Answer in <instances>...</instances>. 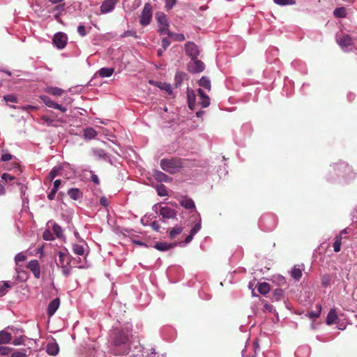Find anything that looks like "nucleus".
<instances>
[{"label": "nucleus", "mask_w": 357, "mask_h": 357, "mask_svg": "<svg viewBox=\"0 0 357 357\" xmlns=\"http://www.w3.org/2000/svg\"><path fill=\"white\" fill-rule=\"evenodd\" d=\"M132 326L129 325L123 328H115L113 331L112 343L116 348H120L119 355L127 354L128 351V343L132 339Z\"/></svg>", "instance_id": "nucleus-1"}, {"label": "nucleus", "mask_w": 357, "mask_h": 357, "mask_svg": "<svg viewBox=\"0 0 357 357\" xmlns=\"http://www.w3.org/2000/svg\"><path fill=\"white\" fill-rule=\"evenodd\" d=\"M57 255H59V261L56 262L57 267L61 268L63 276H69L71 274V267L70 266L72 261L71 255L67 253V250L66 252L61 250Z\"/></svg>", "instance_id": "nucleus-2"}, {"label": "nucleus", "mask_w": 357, "mask_h": 357, "mask_svg": "<svg viewBox=\"0 0 357 357\" xmlns=\"http://www.w3.org/2000/svg\"><path fill=\"white\" fill-rule=\"evenodd\" d=\"M160 167L163 171L174 174L182 168V160L179 158H163L160 160Z\"/></svg>", "instance_id": "nucleus-3"}, {"label": "nucleus", "mask_w": 357, "mask_h": 357, "mask_svg": "<svg viewBox=\"0 0 357 357\" xmlns=\"http://www.w3.org/2000/svg\"><path fill=\"white\" fill-rule=\"evenodd\" d=\"M152 19V6L151 4L146 3L144 4L141 15H139V24L146 26L150 24Z\"/></svg>", "instance_id": "nucleus-4"}, {"label": "nucleus", "mask_w": 357, "mask_h": 357, "mask_svg": "<svg viewBox=\"0 0 357 357\" xmlns=\"http://www.w3.org/2000/svg\"><path fill=\"white\" fill-rule=\"evenodd\" d=\"M205 69V64L197 58H191V61L188 63V71L192 73H198L203 72Z\"/></svg>", "instance_id": "nucleus-5"}, {"label": "nucleus", "mask_w": 357, "mask_h": 357, "mask_svg": "<svg viewBox=\"0 0 357 357\" xmlns=\"http://www.w3.org/2000/svg\"><path fill=\"white\" fill-rule=\"evenodd\" d=\"M156 20L159 24L158 33L160 35H164L166 31L169 30V22H167L166 15L163 13L156 14Z\"/></svg>", "instance_id": "nucleus-6"}, {"label": "nucleus", "mask_w": 357, "mask_h": 357, "mask_svg": "<svg viewBox=\"0 0 357 357\" xmlns=\"http://www.w3.org/2000/svg\"><path fill=\"white\" fill-rule=\"evenodd\" d=\"M52 43L58 49H63L67 44V36L63 32H59L54 34L52 38Z\"/></svg>", "instance_id": "nucleus-7"}, {"label": "nucleus", "mask_w": 357, "mask_h": 357, "mask_svg": "<svg viewBox=\"0 0 357 357\" xmlns=\"http://www.w3.org/2000/svg\"><path fill=\"white\" fill-rule=\"evenodd\" d=\"M185 51L186 55L190 57V59H195L199 55L198 47L192 42H186Z\"/></svg>", "instance_id": "nucleus-8"}, {"label": "nucleus", "mask_w": 357, "mask_h": 357, "mask_svg": "<svg viewBox=\"0 0 357 357\" xmlns=\"http://www.w3.org/2000/svg\"><path fill=\"white\" fill-rule=\"evenodd\" d=\"M118 3V0H105L100 6V13L107 14L112 12L115 6Z\"/></svg>", "instance_id": "nucleus-9"}, {"label": "nucleus", "mask_w": 357, "mask_h": 357, "mask_svg": "<svg viewBox=\"0 0 357 357\" xmlns=\"http://www.w3.org/2000/svg\"><path fill=\"white\" fill-rule=\"evenodd\" d=\"M159 215L163 219H174L176 217V211L174 209L164 206L160 207V209H159Z\"/></svg>", "instance_id": "nucleus-10"}, {"label": "nucleus", "mask_w": 357, "mask_h": 357, "mask_svg": "<svg viewBox=\"0 0 357 357\" xmlns=\"http://www.w3.org/2000/svg\"><path fill=\"white\" fill-rule=\"evenodd\" d=\"M27 268L31 271L35 278L38 279L40 277V264L37 259H33L28 262Z\"/></svg>", "instance_id": "nucleus-11"}, {"label": "nucleus", "mask_w": 357, "mask_h": 357, "mask_svg": "<svg viewBox=\"0 0 357 357\" xmlns=\"http://www.w3.org/2000/svg\"><path fill=\"white\" fill-rule=\"evenodd\" d=\"M59 303L60 301L59 298H54L51 301V303H49L47 309V314L49 315V317L54 314L55 312H56L58 307H59Z\"/></svg>", "instance_id": "nucleus-12"}, {"label": "nucleus", "mask_w": 357, "mask_h": 357, "mask_svg": "<svg viewBox=\"0 0 357 357\" xmlns=\"http://www.w3.org/2000/svg\"><path fill=\"white\" fill-rule=\"evenodd\" d=\"M59 351V347L58 346L57 343L52 340V342H50L47 344L46 347V352L47 354L55 356L57 355L58 352Z\"/></svg>", "instance_id": "nucleus-13"}, {"label": "nucleus", "mask_w": 357, "mask_h": 357, "mask_svg": "<svg viewBox=\"0 0 357 357\" xmlns=\"http://www.w3.org/2000/svg\"><path fill=\"white\" fill-rule=\"evenodd\" d=\"M149 83H151V84L155 85L156 87L160 89V90L167 92L169 95H171L172 87L169 84L161 82H154L153 80L149 81Z\"/></svg>", "instance_id": "nucleus-14"}, {"label": "nucleus", "mask_w": 357, "mask_h": 357, "mask_svg": "<svg viewBox=\"0 0 357 357\" xmlns=\"http://www.w3.org/2000/svg\"><path fill=\"white\" fill-rule=\"evenodd\" d=\"M337 43L342 47H348L351 45L352 40L351 38L348 35H343L337 39Z\"/></svg>", "instance_id": "nucleus-15"}, {"label": "nucleus", "mask_w": 357, "mask_h": 357, "mask_svg": "<svg viewBox=\"0 0 357 357\" xmlns=\"http://www.w3.org/2000/svg\"><path fill=\"white\" fill-rule=\"evenodd\" d=\"M180 204L188 210H192L195 208V204L193 200L188 197H183V199L181 200Z\"/></svg>", "instance_id": "nucleus-16"}, {"label": "nucleus", "mask_w": 357, "mask_h": 357, "mask_svg": "<svg viewBox=\"0 0 357 357\" xmlns=\"http://www.w3.org/2000/svg\"><path fill=\"white\" fill-rule=\"evenodd\" d=\"M337 312L335 309H331L329 310L328 314L326 317V324L328 326H332L334 324L335 321H337Z\"/></svg>", "instance_id": "nucleus-17"}, {"label": "nucleus", "mask_w": 357, "mask_h": 357, "mask_svg": "<svg viewBox=\"0 0 357 357\" xmlns=\"http://www.w3.org/2000/svg\"><path fill=\"white\" fill-rule=\"evenodd\" d=\"M176 245L175 243H168L166 242H158L155 243L154 248L160 251H167L171 248H173Z\"/></svg>", "instance_id": "nucleus-18"}, {"label": "nucleus", "mask_w": 357, "mask_h": 357, "mask_svg": "<svg viewBox=\"0 0 357 357\" xmlns=\"http://www.w3.org/2000/svg\"><path fill=\"white\" fill-rule=\"evenodd\" d=\"M67 195L73 200H77L83 196L82 192L77 188H70L67 191Z\"/></svg>", "instance_id": "nucleus-19"}, {"label": "nucleus", "mask_w": 357, "mask_h": 357, "mask_svg": "<svg viewBox=\"0 0 357 357\" xmlns=\"http://www.w3.org/2000/svg\"><path fill=\"white\" fill-rule=\"evenodd\" d=\"M183 230V227L181 225H176L169 229V237H170L172 239H175L178 235L181 234Z\"/></svg>", "instance_id": "nucleus-20"}, {"label": "nucleus", "mask_w": 357, "mask_h": 357, "mask_svg": "<svg viewBox=\"0 0 357 357\" xmlns=\"http://www.w3.org/2000/svg\"><path fill=\"white\" fill-rule=\"evenodd\" d=\"M45 91L54 96H61L62 93L64 92L62 89L54 86L47 87Z\"/></svg>", "instance_id": "nucleus-21"}, {"label": "nucleus", "mask_w": 357, "mask_h": 357, "mask_svg": "<svg viewBox=\"0 0 357 357\" xmlns=\"http://www.w3.org/2000/svg\"><path fill=\"white\" fill-rule=\"evenodd\" d=\"M11 341V334L4 331H0V344H8Z\"/></svg>", "instance_id": "nucleus-22"}, {"label": "nucleus", "mask_w": 357, "mask_h": 357, "mask_svg": "<svg viewBox=\"0 0 357 357\" xmlns=\"http://www.w3.org/2000/svg\"><path fill=\"white\" fill-rule=\"evenodd\" d=\"M129 357H162V356L157 354V353L155 351V349L153 348H151V349H149V352H148L147 354L138 353L132 354Z\"/></svg>", "instance_id": "nucleus-23"}, {"label": "nucleus", "mask_w": 357, "mask_h": 357, "mask_svg": "<svg viewBox=\"0 0 357 357\" xmlns=\"http://www.w3.org/2000/svg\"><path fill=\"white\" fill-rule=\"evenodd\" d=\"M195 94L194 93L193 91H188V108H190L191 110H193L195 107Z\"/></svg>", "instance_id": "nucleus-24"}, {"label": "nucleus", "mask_w": 357, "mask_h": 357, "mask_svg": "<svg viewBox=\"0 0 357 357\" xmlns=\"http://www.w3.org/2000/svg\"><path fill=\"white\" fill-rule=\"evenodd\" d=\"M269 291H271V287L269 286L268 283L266 282L259 283L258 291L260 294L266 295L269 292Z\"/></svg>", "instance_id": "nucleus-25"}, {"label": "nucleus", "mask_w": 357, "mask_h": 357, "mask_svg": "<svg viewBox=\"0 0 357 357\" xmlns=\"http://www.w3.org/2000/svg\"><path fill=\"white\" fill-rule=\"evenodd\" d=\"M165 34L168 35L169 38H172L174 41H184L185 40L183 33H175L168 31L165 32Z\"/></svg>", "instance_id": "nucleus-26"}, {"label": "nucleus", "mask_w": 357, "mask_h": 357, "mask_svg": "<svg viewBox=\"0 0 357 357\" xmlns=\"http://www.w3.org/2000/svg\"><path fill=\"white\" fill-rule=\"evenodd\" d=\"M83 135L86 139H92L96 137V131L93 128H85Z\"/></svg>", "instance_id": "nucleus-27"}, {"label": "nucleus", "mask_w": 357, "mask_h": 357, "mask_svg": "<svg viewBox=\"0 0 357 357\" xmlns=\"http://www.w3.org/2000/svg\"><path fill=\"white\" fill-rule=\"evenodd\" d=\"M302 275L301 269L298 266H296L291 270V277L296 281H299Z\"/></svg>", "instance_id": "nucleus-28"}, {"label": "nucleus", "mask_w": 357, "mask_h": 357, "mask_svg": "<svg viewBox=\"0 0 357 357\" xmlns=\"http://www.w3.org/2000/svg\"><path fill=\"white\" fill-rule=\"evenodd\" d=\"M114 73V68H102L98 70V75L101 77H110Z\"/></svg>", "instance_id": "nucleus-29"}, {"label": "nucleus", "mask_w": 357, "mask_h": 357, "mask_svg": "<svg viewBox=\"0 0 357 357\" xmlns=\"http://www.w3.org/2000/svg\"><path fill=\"white\" fill-rule=\"evenodd\" d=\"M40 100H42L43 102H44L45 105L49 107H54L55 105H58L57 103L54 102V100L50 99L47 96L41 95L39 96Z\"/></svg>", "instance_id": "nucleus-30"}, {"label": "nucleus", "mask_w": 357, "mask_h": 357, "mask_svg": "<svg viewBox=\"0 0 357 357\" xmlns=\"http://www.w3.org/2000/svg\"><path fill=\"white\" fill-rule=\"evenodd\" d=\"M198 84H199L200 86L207 89L208 91H211V82L208 77H201L199 81H198Z\"/></svg>", "instance_id": "nucleus-31"}, {"label": "nucleus", "mask_w": 357, "mask_h": 357, "mask_svg": "<svg viewBox=\"0 0 357 357\" xmlns=\"http://www.w3.org/2000/svg\"><path fill=\"white\" fill-rule=\"evenodd\" d=\"M72 250H73V253L82 256L84 253V249L82 245L74 243L73 245H72Z\"/></svg>", "instance_id": "nucleus-32"}, {"label": "nucleus", "mask_w": 357, "mask_h": 357, "mask_svg": "<svg viewBox=\"0 0 357 357\" xmlns=\"http://www.w3.org/2000/svg\"><path fill=\"white\" fill-rule=\"evenodd\" d=\"M342 238L341 236H337L334 238L333 249L334 252L337 253L341 251Z\"/></svg>", "instance_id": "nucleus-33"}, {"label": "nucleus", "mask_w": 357, "mask_h": 357, "mask_svg": "<svg viewBox=\"0 0 357 357\" xmlns=\"http://www.w3.org/2000/svg\"><path fill=\"white\" fill-rule=\"evenodd\" d=\"M334 169L336 171H342V170H343L344 172H347V171H350L351 170V168L345 162H340V163L335 165Z\"/></svg>", "instance_id": "nucleus-34"}, {"label": "nucleus", "mask_w": 357, "mask_h": 357, "mask_svg": "<svg viewBox=\"0 0 357 357\" xmlns=\"http://www.w3.org/2000/svg\"><path fill=\"white\" fill-rule=\"evenodd\" d=\"M334 16L337 17H344L347 13L345 12V9L344 7H339L334 10L333 11Z\"/></svg>", "instance_id": "nucleus-35"}, {"label": "nucleus", "mask_w": 357, "mask_h": 357, "mask_svg": "<svg viewBox=\"0 0 357 357\" xmlns=\"http://www.w3.org/2000/svg\"><path fill=\"white\" fill-rule=\"evenodd\" d=\"M154 176H155L158 181L161 182H167L169 180V176L160 171H157Z\"/></svg>", "instance_id": "nucleus-36"}, {"label": "nucleus", "mask_w": 357, "mask_h": 357, "mask_svg": "<svg viewBox=\"0 0 357 357\" xmlns=\"http://www.w3.org/2000/svg\"><path fill=\"white\" fill-rule=\"evenodd\" d=\"M283 290L282 289H275L273 292V297L276 301H279L283 298Z\"/></svg>", "instance_id": "nucleus-37"}, {"label": "nucleus", "mask_w": 357, "mask_h": 357, "mask_svg": "<svg viewBox=\"0 0 357 357\" xmlns=\"http://www.w3.org/2000/svg\"><path fill=\"white\" fill-rule=\"evenodd\" d=\"M201 98V101L199 104L202 106L203 108H206L210 105V98L206 95L203 96H199Z\"/></svg>", "instance_id": "nucleus-38"}, {"label": "nucleus", "mask_w": 357, "mask_h": 357, "mask_svg": "<svg viewBox=\"0 0 357 357\" xmlns=\"http://www.w3.org/2000/svg\"><path fill=\"white\" fill-rule=\"evenodd\" d=\"M273 2L276 5L279 6H287V5H295V0H273Z\"/></svg>", "instance_id": "nucleus-39"}, {"label": "nucleus", "mask_w": 357, "mask_h": 357, "mask_svg": "<svg viewBox=\"0 0 357 357\" xmlns=\"http://www.w3.org/2000/svg\"><path fill=\"white\" fill-rule=\"evenodd\" d=\"M10 288V285H9L8 282H3V284L0 287V296L6 295Z\"/></svg>", "instance_id": "nucleus-40"}, {"label": "nucleus", "mask_w": 357, "mask_h": 357, "mask_svg": "<svg viewBox=\"0 0 357 357\" xmlns=\"http://www.w3.org/2000/svg\"><path fill=\"white\" fill-rule=\"evenodd\" d=\"M61 169L60 167H54L52 169L51 172L49 173V176H47V178H49L50 181H52L56 176H57L58 173H59V171Z\"/></svg>", "instance_id": "nucleus-41"}, {"label": "nucleus", "mask_w": 357, "mask_h": 357, "mask_svg": "<svg viewBox=\"0 0 357 357\" xmlns=\"http://www.w3.org/2000/svg\"><path fill=\"white\" fill-rule=\"evenodd\" d=\"M17 278L18 279L20 280V281H25L27 280L28 278V275H27V273L24 271V270H21L19 268H17Z\"/></svg>", "instance_id": "nucleus-42"}, {"label": "nucleus", "mask_w": 357, "mask_h": 357, "mask_svg": "<svg viewBox=\"0 0 357 357\" xmlns=\"http://www.w3.org/2000/svg\"><path fill=\"white\" fill-rule=\"evenodd\" d=\"M52 231H54V234H56L57 238L62 237V229L57 224H54V226H52Z\"/></svg>", "instance_id": "nucleus-43"}, {"label": "nucleus", "mask_w": 357, "mask_h": 357, "mask_svg": "<svg viewBox=\"0 0 357 357\" xmlns=\"http://www.w3.org/2000/svg\"><path fill=\"white\" fill-rule=\"evenodd\" d=\"M1 181H4L6 183H8V182H11L15 180V177L7 173H3V174H1Z\"/></svg>", "instance_id": "nucleus-44"}, {"label": "nucleus", "mask_w": 357, "mask_h": 357, "mask_svg": "<svg viewBox=\"0 0 357 357\" xmlns=\"http://www.w3.org/2000/svg\"><path fill=\"white\" fill-rule=\"evenodd\" d=\"M317 310L314 312H310L309 313V317L310 319H315L319 317L321 313V306L320 305H317Z\"/></svg>", "instance_id": "nucleus-45"}, {"label": "nucleus", "mask_w": 357, "mask_h": 357, "mask_svg": "<svg viewBox=\"0 0 357 357\" xmlns=\"http://www.w3.org/2000/svg\"><path fill=\"white\" fill-rule=\"evenodd\" d=\"M3 100L6 102H17V98L14 94H8L3 96Z\"/></svg>", "instance_id": "nucleus-46"}, {"label": "nucleus", "mask_w": 357, "mask_h": 357, "mask_svg": "<svg viewBox=\"0 0 357 357\" xmlns=\"http://www.w3.org/2000/svg\"><path fill=\"white\" fill-rule=\"evenodd\" d=\"M157 194L160 197L167 196L166 188L163 184H161L157 188Z\"/></svg>", "instance_id": "nucleus-47"}, {"label": "nucleus", "mask_w": 357, "mask_h": 357, "mask_svg": "<svg viewBox=\"0 0 357 357\" xmlns=\"http://www.w3.org/2000/svg\"><path fill=\"white\" fill-rule=\"evenodd\" d=\"M13 351L12 347H6V346H0V354L1 355H7L10 354Z\"/></svg>", "instance_id": "nucleus-48"}, {"label": "nucleus", "mask_w": 357, "mask_h": 357, "mask_svg": "<svg viewBox=\"0 0 357 357\" xmlns=\"http://www.w3.org/2000/svg\"><path fill=\"white\" fill-rule=\"evenodd\" d=\"M130 36L134 37L135 38H138L137 35H136L135 31L132 30L127 31L121 35V38H127Z\"/></svg>", "instance_id": "nucleus-49"}, {"label": "nucleus", "mask_w": 357, "mask_h": 357, "mask_svg": "<svg viewBox=\"0 0 357 357\" xmlns=\"http://www.w3.org/2000/svg\"><path fill=\"white\" fill-rule=\"evenodd\" d=\"M26 258L27 257L22 252L18 253L17 255H15V263H18L20 261H25Z\"/></svg>", "instance_id": "nucleus-50"}, {"label": "nucleus", "mask_w": 357, "mask_h": 357, "mask_svg": "<svg viewBox=\"0 0 357 357\" xmlns=\"http://www.w3.org/2000/svg\"><path fill=\"white\" fill-rule=\"evenodd\" d=\"M24 343L25 342H24V337L23 336H20L19 337L15 338V340H13V344L15 346L24 345Z\"/></svg>", "instance_id": "nucleus-51"}, {"label": "nucleus", "mask_w": 357, "mask_h": 357, "mask_svg": "<svg viewBox=\"0 0 357 357\" xmlns=\"http://www.w3.org/2000/svg\"><path fill=\"white\" fill-rule=\"evenodd\" d=\"M200 229H201V222H196L195 226H193L192 229L190 230V234H196L200 230Z\"/></svg>", "instance_id": "nucleus-52"}, {"label": "nucleus", "mask_w": 357, "mask_h": 357, "mask_svg": "<svg viewBox=\"0 0 357 357\" xmlns=\"http://www.w3.org/2000/svg\"><path fill=\"white\" fill-rule=\"evenodd\" d=\"M13 159V155L10 153H4L1 156V161L7 162Z\"/></svg>", "instance_id": "nucleus-53"}, {"label": "nucleus", "mask_w": 357, "mask_h": 357, "mask_svg": "<svg viewBox=\"0 0 357 357\" xmlns=\"http://www.w3.org/2000/svg\"><path fill=\"white\" fill-rule=\"evenodd\" d=\"M77 31H78V34L82 37H84L86 35V30H84V25L78 26V28H77Z\"/></svg>", "instance_id": "nucleus-54"}, {"label": "nucleus", "mask_w": 357, "mask_h": 357, "mask_svg": "<svg viewBox=\"0 0 357 357\" xmlns=\"http://www.w3.org/2000/svg\"><path fill=\"white\" fill-rule=\"evenodd\" d=\"M176 3V0H166V9L170 10Z\"/></svg>", "instance_id": "nucleus-55"}, {"label": "nucleus", "mask_w": 357, "mask_h": 357, "mask_svg": "<svg viewBox=\"0 0 357 357\" xmlns=\"http://www.w3.org/2000/svg\"><path fill=\"white\" fill-rule=\"evenodd\" d=\"M161 44H162V48H163V50H167V48L169 46V39L167 38H162Z\"/></svg>", "instance_id": "nucleus-56"}, {"label": "nucleus", "mask_w": 357, "mask_h": 357, "mask_svg": "<svg viewBox=\"0 0 357 357\" xmlns=\"http://www.w3.org/2000/svg\"><path fill=\"white\" fill-rule=\"evenodd\" d=\"M175 80H176V86H178L179 84H181V82L182 80V73H178L176 74Z\"/></svg>", "instance_id": "nucleus-57"}, {"label": "nucleus", "mask_w": 357, "mask_h": 357, "mask_svg": "<svg viewBox=\"0 0 357 357\" xmlns=\"http://www.w3.org/2000/svg\"><path fill=\"white\" fill-rule=\"evenodd\" d=\"M329 282H330L329 276L325 275V276H324V278H322V281H321L322 286L326 287L329 285Z\"/></svg>", "instance_id": "nucleus-58"}, {"label": "nucleus", "mask_w": 357, "mask_h": 357, "mask_svg": "<svg viewBox=\"0 0 357 357\" xmlns=\"http://www.w3.org/2000/svg\"><path fill=\"white\" fill-rule=\"evenodd\" d=\"M151 229L155 231H158L160 229V225H159V222H158L157 221H154V222H151Z\"/></svg>", "instance_id": "nucleus-59"}, {"label": "nucleus", "mask_w": 357, "mask_h": 357, "mask_svg": "<svg viewBox=\"0 0 357 357\" xmlns=\"http://www.w3.org/2000/svg\"><path fill=\"white\" fill-rule=\"evenodd\" d=\"M22 110H24V111H35L37 109V107L27 105L22 107Z\"/></svg>", "instance_id": "nucleus-60"}, {"label": "nucleus", "mask_w": 357, "mask_h": 357, "mask_svg": "<svg viewBox=\"0 0 357 357\" xmlns=\"http://www.w3.org/2000/svg\"><path fill=\"white\" fill-rule=\"evenodd\" d=\"M57 189H52L51 192H50L49 195H47V199L50 200H52L54 199L55 194H56Z\"/></svg>", "instance_id": "nucleus-61"}, {"label": "nucleus", "mask_w": 357, "mask_h": 357, "mask_svg": "<svg viewBox=\"0 0 357 357\" xmlns=\"http://www.w3.org/2000/svg\"><path fill=\"white\" fill-rule=\"evenodd\" d=\"M12 357H26V354L22 351H15L12 354Z\"/></svg>", "instance_id": "nucleus-62"}, {"label": "nucleus", "mask_w": 357, "mask_h": 357, "mask_svg": "<svg viewBox=\"0 0 357 357\" xmlns=\"http://www.w3.org/2000/svg\"><path fill=\"white\" fill-rule=\"evenodd\" d=\"M42 120L44 121V122L47 123V126H51L53 122V120L48 116H43Z\"/></svg>", "instance_id": "nucleus-63"}, {"label": "nucleus", "mask_w": 357, "mask_h": 357, "mask_svg": "<svg viewBox=\"0 0 357 357\" xmlns=\"http://www.w3.org/2000/svg\"><path fill=\"white\" fill-rule=\"evenodd\" d=\"M100 205H102L103 206H108V201L107 200V199L105 197H102L100 199Z\"/></svg>", "instance_id": "nucleus-64"}]
</instances>
